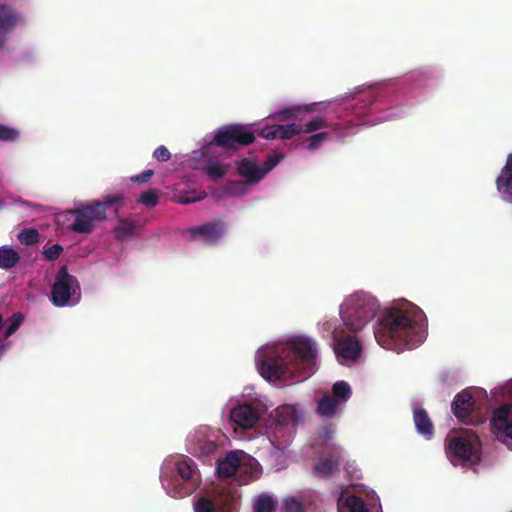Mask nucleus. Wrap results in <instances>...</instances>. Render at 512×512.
Instances as JSON below:
<instances>
[{
    "mask_svg": "<svg viewBox=\"0 0 512 512\" xmlns=\"http://www.w3.org/2000/svg\"><path fill=\"white\" fill-rule=\"evenodd\" d=\"M262 356L259 370L268 381L302 382L314 372L316 342L308 337L296 336L267 348Z\"/></svg>",
    "mask_w": 512,
    "mask_h": 512,
    "instance_id": "nucleus-1",
    "label": "nucleus"
},
{
    "mask_svg": "<svg viewBox=\"0 0 512 512\" xmlns=\"http://www.w3.org/2000/svg\"><path fill=\"white\" fill-rule=\"evenodd\" d=\"M341 320H422L423 310L414 303L396 299L389 306L381 307L371 293L360 290L346 296L340 305Z\"/></svg>",
    "mask_w": 512,
    "mask_h": 512,
    "instance_id": "nucleus-2",
    "label": "nucleus"
},
{
    "mask_svg": "<svg viewBox=\"0 0 512 512\" xmlns=\"http://www.w3.org/2000/svg\"><path fill=\"white\" fill-rule=\"evenodd\" d=\"M122 205L123 196L116 194L106 195L103 200H92L86 205L71 209L69 213L74 216V221L69 225V229L80 234L91 233L96 223L106 219L109 208L115 207V212H118Z\"/></svg>",
    "mask_w": 512,
    "mask_h": 512,
    "instance_id": "nucleus-3",
    "label": "nucleus"
},
{
    "mask_svg": "<svg viewBox=\"0 0 512 512\" xmlns=\"http://www.w3.org/2000/svg\"><path fill=\"white\" fill-rule=\"evenodd\" d=\"M481 446L479 436L472 429H463L446 439V453L454 465L458 462L479 463Z\"/></svg>",
    "mask_w": 512,
    "mask_h": 512,
    "instance_id": "nucleus-4",
    "label": "nucleus"
},
{
    "mask_svg": "<svg viewBox=\"0 0 512 512\" xmlns=\"http://www.w3.org/2000/svg\"><path fill=\"white\" fill-rule=\"evenodd\" d=\"M419 322H377L374 336L388 350H403L412 345V334Z\"/></svg>",
    "mask_w": 512,
    "mask_h": 512,
    "instance_id": "nucleus-5",
    "label": "nucleus"
},
{
    "mask_svg": "<svg viewBox=\"0 0 512 512\" xmlns=\"http://www.w3.org/2000/svg\"><path fill=\"white\" fill-rule=\"evenodd\" d=\"M255 141L254 133L241 124H228L219 128L212 141L218 147L237 150Z\"/></svg>",
    "mask_w": 512,
    "mask_h": 512,
    "instance_id": "nucleus-6",
    "label": "nucleus"
},
{
    "mask_svg": "<svg viewBox=\"0 0 512 512\" xmlns=\"http://www.w3.org/2000/svg\"><path fill=\"white\" fill-rule=\"evenodd\" d=\"M78 289L79 284L76 277L68 273L66 266H62L57 273L52 287L51 294L54 304L64 306Z\"/></svg>",
    "mask_w": 512,
    "mask_h": 512,
    "instance_id": "nucleus-7",
    "label": "nucleus"
},
{
    "mask_svg": "<svg viewBox=\"0 0 512 512\" xmlns=\"http://www.w3.org/2000/svg\"><path fill=\"white\" fill-rule=\"evenodd\" d=\"M475 401L470 392L463 390L458 393L452 402V412L464 424L478 425L484 422V417L475 413Z\"/></svg>",
    "mask_w": 512,
    "mask_h": 512,
    "instance_id": "nucleus-8",
    "label": "nucleus"
},
{
    "mask_svg": "<svg viewBox=\"0 0 512 512\" xmlns=\"http://www.w3.org/2000/svg\"><path fill=\"white\" fill-rule=\"evenodd\" d=\"M334 352L339 361H355L361 356L362 346L355 335L338 336L334 333Z\"/></svg>",
    "mask_w": 512,
    "mask_h": 512,
    "instance_id": "nucleus-9",
    "label": "nucleus"
},
{
    "mask_svg": "<svg viewBox=\"0 0 512 512\" xmlns=\"http://www.w3.org/2000/svg\"><path fill=\"white\" fill-rule=\"evenodd\" d=\"M491 424L500 435L512 439V403H505L494 409Z\"/></svg>",
    "mask_w": 512,
    "mask_h": 512,
    "instance_id": "nucleus-10",
    "label": "nucleus"
},
{
    "mask_svg": "<svg viewBox=\"0 0 512 512\" xmlns=\"http://www.w3.org/2000/svg\"><path fill=\"white\" fill-rule=\"evenodd\" d=\"M190 233L194 238L200 237L206 244H214L218 242L225 234V224L222 220H214L204 223L200 226L193 227Z\"/></svg>",
    "mask_w": 512,
    "mask_h": 512,
    "instance_id": "nucleus-11",
    "label": "nucleus"
},
{
    "mask_svg": "<svg viewBox=\"0 0 512 512\" xmlns=\"http://www.w3.org/2000/svg\"><path fill=\"white\" fill-rule=\"evenodd\" d=\"M495 185L501 199L512 204V153L508 154L506 163L495 180Z\"/></svg>",
    "mask_w": 512,
    "mask_h": 512,
    "instance_id": "nucleus-12",
    "label": "nucleus"
},
{
    "mask_svg": "<svg viewBox=\"0 0 512 512\" xmlns=\"http://www.w3.org/2000/svg\"><path fill=\"white\" fill-rule=\"evenodd\" d=\"M231 420L243 429L252 428L260 418L258 409L251 404L234 407L230 413Z\"/></svg>",
    "mask_w": 512,
    "mask_h": 512,
    "instance_id": "nucleus-13",
    "label": "nucleus"
},
{
    "mask_svg": "<svg viewBox=\"0 0 512 512\" xmlns=\"http://www.w3.org/2000/svg\"><path fill=\"white\" fill-rule=\"evenodd\" d=\"M303 126L301 124H287V125H276L266 126L261 131V136L265 139H291L293 136L298 135L302 132Z\"/></svg>",
    "mask_w": 512,
    "mask_h": 512,
    "instance_id": "nucleus-14",
    "label": "nucleus"
},
{
    "mask_svg": "<svg viewBox=\"0 0 512 512\" xmlns=\"http://www.w3.org/2000/svg\"><path fill=\"white\" fill-rule=\"evenodd\" d=\"M260 476L257 461L252 457H247L242 453L240 465L238 468L236 481L240 485L248 484L251 481H255Z\"/></svg>",
    "mask_w": 512,
    "mask_h": 512,
    "instance_id": "nucleus-15",
    "label": "nucleus"
},
{
    "mask_svg": "<svg viewBox=\"0 0 512 512\" xmlns=\"http://www.w3.org/2000/svg\"><path fill=\"white\" fill-rule=\"evenodd\" d=\"M177 475L187 485L183 494H191L197 487V479L195 478L196 469L191 459H184L176 463Z\"/></svg>",
    "mask_w": 512,
    "mask_h": 512,
    "instance_id": "nucleus-16",
    "label": "nucleus"
},
{
    "mask_svg": "<svg viewBox=\"0 0 512 512\" xmlns=\"http://www.w3.org/2000/svg\"><path fill=\"white\" fill-rule=\"evenodd\" d=\"M339 469V452L334 449L327 457H322L313 466V474L317 477L327 479Z\"/></svg>",
    "mask_w": 512,
    "mask_h": 512,
    "instance_id": "nucleus-17",
    "label": "nucleus"
},
{
    "mask_svg": "<svg viewBox=\"0 0 512 512\" xmlns=\"http://www.w3.org/2000/svg\"><path fill=\"white\" fill-rule=\"evenodd\" d=\"M242 451H231L223 459L218 460L217 474L221 478H236Z\"/></svg>",
    "mask_w": 512,
    "mask_h": 512,
    "instance_id": "nucleus-18",
    "label": "nucleus"
},
{
    "mask_svg": "<svg viewBox=\"0 0 512 512\" xmlns=\"http://www.w3.org/2000/svg\"><path fill=\"white\" fill-rule=\"evenodd\" d=\"M217 448L214 440L207 438L203 433H196L190 440L189 452L196 457H202L213 454Z\"/></svg>",
    "mask_w": 512,
    "mask_h": 512,
    "instance_id": "nucleus-19",
    "label": "nucleus"
},
{
    "mask_svg": "<svg viewBox=\"0 0 512 512\" xmlns=\"http://www.w3.org/2000/svg\"><path fill=\"white\" fill-rule=\"evenodd\" d=\"M237 171L249 184H256L264 178L261 168L249 158H244L238 163Z\"/></svg>",
    "mask_w": 512,
    "mask_h": 512,
    "instance_id": "nucleus-20",
    "label": "nucleus"
},
{
    "mask_svg": "<svg viewBox=\"0 0 512 512\" xmlns=\"http://www.w3.org/2000/svg\"><path fill=\"white\" fill-rule=\"evenodd\" d=\"M298 420L299 415L294 405H282L275 410V423L280 427L295 426Z\"/></svg>",
    "mask_w": 512,
    "mask_h": 512,
    "instance_id": "nucleus-21",
    "label": "nucleus"
},
{
    "mask_svg": "<svg viewBox=\"0 0 512 512\" xmlns=\"http://www.w3.org/2000/svg\"><path fill=\"white\" fill-rule=\"evenodd\" d=\"M413 419L417 431L424 436H431L433 424L428 413L423 408L414 409Z\"/></svg>",
    "mask_w": 512,
    "mask_h": 512,
    "instance_id": "nucleus-22",
    "label": "nucleus"
},
{
    "mask_svg": "<svg viewBox=\"0 0 512 512\" xmlns=\"http://www.w3.org/2000/svg\"><path fill=\"white\" fill-rule=\"evenodd\" d=\"M19 22L18 16L10 8L0 7V43L5 34L13 29Z\"/></svg>",
    "mask_w": 512,
    "mask_h": 512,
    "instance_id": "nucleus-23",
    "label": "nucleus"
},
{
    "mask_svg": "<svg viewBox=\"0 0 512 512\" xmlns=\"http://www.w3.org/2000/svg\"><path fill=\"white\" fill-rule=\"evenodd\" d=\"M219 508L220 499L217 495H213V498L201 496L193 504L194 512H218Z\"/></svg>",
    "mask_w": 512,
    "mask_h": 512,
    "instance_id": "nucleus-24",
    "label": "nucleus"
},
{
    "mask_svg": "<svg viewBox=\"0 0 512 512\" xmlns=\"http://www.w3.org/2000/svg\"><path fill=\"white\" fill-rule=\"evenodd\" d=\"M20 260V254L13 248L7 246L0 247V268L11 269L17 265Z\"/></svg>",
    "mask_w": 512,
    "mask_h": 512,
    "instance_id": "nucleus-25",
    "label": "nucleus"
},
{
    "mask_svg": "<svg viewBox=\"0 0 512 512\" xmlns=\"http://www.w3.org/2000/svg\"><path fill=\"white\" fill-rule=\"evenodd\" d=\"M311 111L310 106H292L289 108L281 109L277 112H275L272 116L273 119L277 121H288L291 119H297L301 116L303 112Z\"/></svg>",
    "mask_w": 512,
    "mask_h": 512,
    "instance_id": "nucleus-26",
    "label": "nucleus"
},
{
    "mask_svg": "<svg viewBox=\"0 0 512 512\" xmlns=\"http://www.w3.org/2000/svg\"><path fill=\"white\" fill-rule=\"evenodd\" d=\"M229 168V164L211 161L205 165L204 171L210 180L217 181L227 174Z\"/></svg>",
    "mask_w": 512,
    "mask_h": 512,
    "instance_id": "nucleus-27",
    "label": "nucleus"
},
{
    "mask_svg": "<svg viewBox=\"0 0 512 512\" xmlns=\"http://www.w3.org/2000/svg\"><path fill=\"white\" fill-rule=\"evenodd\" d=\"M340 403L332 395L324 396L318 403L317 412L321 416L332 417Z\"/></svg>",
    "mask_w": 512,
    "mask_h": 512,
    "instance_id": "nucleus-28",
    "label": "nucleus"
},
{
    "mask_svg": "<svg viewBox=\"0 0 512 512\" xmlns=\"http://www.w3.org/2000/svg\"><path fill=\"white\" fill-rule=\"evenodd\" d=\"M333 397H335L339 403H345L349 400L352 395V390L349 384L345 381H337L332 387Z\"/></svg>",
    "mask_w": 512,
    "mask_h": 512,
    "instance_id": "nucleus-29",
    "label": "nucleus"
},
{
    "mask_svg": "<svg viewBox=\"0 0 512 512\" xmlns=\"http://www.w3.org/2000/svg\"><path fill=\"white\" fill-rule=\"evenodd\" d=\"M17 238L21 244L31 246L40 241V234L35 228H26L18 233Z\"/></svg>",
    "mask_w": 512,
    "mask_h": 512,
    "instance_id": "nucleus-30",
    "label": "nucleus"
},
{
    "mask_svg": "<svg viewBox=\"0 0 512 512\" xmlns=\"http://www.w3.org/2000/svg\"><path fill=\"white\" fill-rule=\"evenodd\" d=\"M136 227L134 222L128 219L121 220L119 225L115 229L116 238L124 239L130 235L135 234Z\"/></svg>",
    "mask_w": 512,
    "mask_h": 512,
    "instance_id": "nucleus-31",
    "label": "nucleus"
},
{
    "mask_svg": "<svg viewBox=\"0 0 512 512\" xmlns=\"http://www.w3.org/2000/svg\"><path fill=\"white\" fill-rule=\"evenodd\" d=\"M330 126L331 124L324 117L317 116L303 126L302 132L310 134Z\"/></svg>",
    "mask_w": 512,
    "mask_h": 512,
    "instance_id": "nucleus-32",
    "label": "nucleus"
},
{
    "mask_svg": "<svg viewBox=\"0 0 512 512\" xmlns=\"http://www.w3.org/2000/svg\"><path fill=\"white\" fill-rule=\"evenodd\" d=\"M348 512H369L363 499L359 496L351 495L345 500Z\"/></svg>",
    "mask_w": 512,
    "mask_h": 512,
    "instance_id": "nucleus-33",
    "label": "nucleus"
},
{
    "mask_svg": "<svg viewBox=\"0 0 512 512\" xmlns=\"http://www.w3.org/2000/svg\"><path fill=\"white\" fill-rule=\"evenodd\" d=\"M159 191L155 188L149 189L148 191L141 194L139 202L146 207H155L158 204Z\"/></svg>",
    "mask_w": 512,
    "mask_h": 512,
    "instance_id": "nucleus-34",
    "label": "nucleus"
},
{
    "mask_svg": "<svg viewBox=\"0 0 512 512\" xmlns=\"http://www.w3.org/2000/svg\"><path fill=\"white\" fill-rule=\"evenodd\" d=\"M275 502L270 496H261L255 504V512H273Z\"/></svg>",
    "mask_w": 512,
    "mask_h": 512,
    "instance_id": "nucleus-35",
    "label": "nucleus"
},
{
    "mask_svg": "<svg viewBox=\"0 0 512 512\" xmlns=\"http://www.w3.org/2000/svg\"><path fill=\"white\" fill-rule=\"evenodd\" d=\"M330 137V134L328 132H319L316 134L311 135L306 139L307 141V148L309 150L317 149L321 146L323 142L328 140Z\"/></svg>",
    "mask_w": 512,
    "mask_h": 512,
    "instance_id": "nucleus-36",
    "label": "nucleus"
},
{
    "mask_svg": "<svg viewBox=\"0 0 512 512\" xmlns=\"http://www.w3.org/2000/svg\"><path fill=\"white\" fill-rule=\"evenodd\" d=\"M283 510L284 512H304V507L295 497H287L283 500Z\"/></svg>",
    "mask_w": 512,
    "mask_h": 512,
    "instance_id": "nucleus-37",
    "label": "nucleus"
},
{
    "mask_svg": "<svg viewBox=\"0 0 512 512\" xmlns=\"http://www.w3.org/2000/svg\"><path fill=\"white\" fill-rule=\"evenodd\" d=\"M19 134L20 133L17 129L0 124V141H16Z\"/></svg>",
    "mask_w": 512,
    "mask_h": 512,
    "instance_id": "nucleus-38",
    "label": "nucleus"
},
{
    "mask_svg": "<svg viewBox=\"0 0 512 512\" xmlns=\"http://www.w3.org/2000/svg\"><path fill=\"white\" fill-rule=\"evenodd\" d=\"M62 252L63 247L60 244H54L49 248L44 249L42 253L46 260L54 261L58 259Z\"/></svg>",
    "mask_w": 512,
    "mask_h": 512,
    "instance_id": "nucleus-39",
    "label": "nucleus"
},
{
    "mask_svg": "<svg viewBox=\"0 0 512 512\" xmlns=\"http://www.w3.org/2000/svg\"><path fill=\"white\" fill-rule=\"evenodd\" d=\"M281 160V156L278 154L269 155L263 163V167L261 170L263 171V176L266 173L271 171Z\"/></svg>",
    "mask_w": 512,
    "mask_h": 512,
    "instance_id": "nucleus-40",
    "label": "nucleus"
},
{
    "mask_svg": "<svg viewBox=\"0 0 512 512\" xmlns=\"http://www.w3.org/2000/svg\"><path fill=\"white\" fill-rule=\"evenodd\" d=\"M153 156L160 162H166L170 160L171 153L165 146L161 145L154 151Z\"/></svg>",
    "mask_w": 512,
    "mask_h": 512,
    "instance_id": "nucleus-41",
    "label": "nucleus"
},
{
    "mask_svg": "<svg viewBox=\"0 0 512 512\" xmlns=\"http://www.w3.org/2000/svg\"><path fill=\"white\" fill-rule=\"evenodd\" d=\"M154 171L151 169H147L143 171L141 174H138L134 177H132V180L138 183H145L150 180V178L153 176Z\"/></svg>",
    "mask_w": 512,
    "mask_h": 512,
    "instance_id": "nucleus-42",
    "label": "nucleus"
},
{
    "mask_svg": "<svg viewBox=\"0 0 512 512\" xmlns=\"http://www.w3.org/2000/svg\"><path fill=\"white\" fill-rule=\"evenodd\" d=\"M21 323L22 322H11V325L7 328V330L5 332V338H8L13 333H15L19 329Z\"/></svg>",
    "mask_w": 512,
    "mask_h": 512,
    "instance_id": "nucleus-43",
    "label": "nucleus"
},
{
    "mask_svg": "<svg viewBox=\"0 0 512 512\" xmlns=\"http://www.w3.org/2000/svg\"><path fill=\"white\" fill-rule=\"evenodd\" d=\"M24 319V316L18 312V313H14L10 318H8L7 320H23Z\"/></svg>",
    "mask_w": 512,
    "mask_h": 512,
    "instance_id": "nucleus-44",
    "label": "nucleus"
},
{
    "mask_svg": "<svg viewBox=\"0 0 512 512\" xmlns=\"http://www.w3.org/2000/svg\"><path fill=\"white\" fill-rule=\"evenodd\" d=\"M4 199L0 198V209L4 207Z\"/></svg>",
    "mask_w": 512,
    "mask_h": 512,
    "instance_id": "nucleus-45",
    "label": "nucleus"
},
{
    "mask_svg": "<svg viewBox=\"0 0 512 512\" xmlns=\"http://www.w3.org/2000/svg\"><path fill=\"white\" fill-rule=\"evenodd\" d=\"M348 324H351V325L349 326V328H351V327L353 326L354 322H347V321H344V325L348 326Z\"/></svg>",
    "mask_w": 512,
    "mask_h": 512,
    "instance_id": "nucleus-46",
    "label": "nucleus"
},
{
    "mask_svg": "<svg viewBox=\"0 0 512 512\" xmlns=\"http://www.w3.org/2000/svg\"><path fill=\"white\" fill-rule=\"evenodd\" d=\"M5 322H0V330L4 327Z\"/></svg>",
    "mask_w": 512,
    "mask_h": 512,
    "instance_id": "nucleus-47",
    "label": "nucleus"
},
{
    "mask_svg": "<svg viewBox=\"0 0 512 512\" xmlns=\"http://www.w3.org/2000/svg\"><path fill=\"white\" fill-rule=\"evenodd\" d=\"M0 320H4L2 314L0 313Z\"/></svg>",
    "mask_w": 512,
    "mask_h": 512,
    "instance_id": "nucleus-48",
    "label": "nucleus"
}]
</instances>
